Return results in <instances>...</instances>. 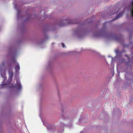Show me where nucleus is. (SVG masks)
<instances>
[{
  "instance_id": "nucleus-10",
  "label": "nucleus",
  "mask_w": 133,
  "mask_h": 133,
  "mask_svg": "<svg viewBox=\"0 0 133 133\" xmlns=\"http://www.w3.org/2000/svg\"><path fill=\"white\" fill-rule=\"evenodd\" d=\"M132 6H133L132 9V10L131 11V13L132 14V16H133V2L132 3Z\"/></svg>"
},
{
  "instance_id": "nucleus-8",
  "label": "nucleus",
  "mask_w": 133,
  "mask_h": 133,
  "mask_svg": "<svg viewBox=\"0 0 133 133\" xmlns=\"http://www.w3.org/2000/svg\"><path fill=\"white\" fill-rule=\"evenodd\" d=\"M78 35H77L78 36V38H81L82 37V34H78Z\"/></svg>"
},
{
  "instance_id": "nucleus-12",
  "label": "nucleus",
  "mask_w": 133,
  "mask_h": 133,
  "mask_svg": "<svg viewBox=\"0 0 133 133\" xmlns=\"http://www.w3.org/2000/svg\"><path fill=\"white\" fill-rule=\"evenodd\" d=\"M95 34V35H98V34Z\"/></svg>"
},
{
  "instance_id": "nucleus-2",
  "label": "nucleus",
  "mask_w": 133,
  "mask_h": 133,
  "mask_svg": "<svg viewBox=\"0 0 133 133\" xmlns=\"http://www.w3.org/2000/svg\"><path fill=\"white\" fill-rule=\"evenodd\" d=\"M6 70L4 68L0 67V73H1V76L5 80L6 78Z\"/></svg>"
},
{
  "instance_id": "nucleus-3",
  "label": "nucleus",
  "mask_w": 133,
  "mask_h": 133,
  "mask_svg": "<svg viewBox=\"0 0 133 133\" xmlns=\"http://www.w3.org/2000/svg\"><path fill=\"white\" fill-rule=\"evenodd\" d=\"M20 69L19 66V64L18 63L16 65V66L15 68V70L16 71V72H18L19 70Z\"/></svg>"
},
{
  "instance_id": "nucleus-7",
  "label": "nucleus",
  "mask_w": 133,
  "mask_h": 133,
  "mask_svg": "<svg viewBox=\"0 0 133 133\" xmlns=\"http://www.w3.org/2000/svg\"><path fill=\"white\" fill-rule=\"evenodd\" d=\"M115 52L117 55H118L119 54H120V52L118 50H115Z\"/></svg>"
},
{
  "instance_id": "nucleus-9",
  "label": "nucleus",
  "mask_w": 133,
  "mask_h": 133,
  "mask_svg": "<svg viewBox=\"0 0 133 133\" xmlns=\"http://www.w3.org/2000/svg\"><path fill=\"white\" fill-rule=\"evenodd\" d=\"M62 46H63V48L66 47L65 45V44L64 43H62Z\"/></svg>"
},
{
  "instance_id": "nucleus-11",
  "label": "nucleus",
  "mask_w": 133,
  "mask_h": 133,
  "mask_svg": "<svg viewBox=\"0 0 133 133\" xmlns=\"http://www.w3.org/2000/svg\"><path fill=\"white\" fill-rule=\"evenodd\" d=\"M120 14H119L118 15L117 17L116 18V19H115V20L116 19L118 18V17H119L120 16Z\"/></svg>"
},
{
  "instance_id": "nucleus-6",
  "label": "nucleus",
  "mask_w": 133,
  "mask_h": 133,
  "mask_svg": "<svg viewBox=\"0 0 133 133\" xmlns=\"http://www.w3.org/2000/svg\"><path fill=\"white\" fill-rule=\"evenodd\" d=\"M130 75H129L128 74H126L125 75V79H129Z\"/></svg>"
},
{
  "instance_id": "nucleus-14",
  "label": "nucleus",
  "mask_w": 133,
  "mask_h": 133,
  "mask_svg": "<svg viewBox=\"0 0 133 133\" xmlns=\"http://www.w3.org/2000/svg\"><path fill=\"white\" fill-rule=\"evenodd\" d=\"M125 56H126V57H127V55H125Z\"/></svg>"
},
{
  "instance_id": "nucleus-13",
  "label": "nucleus",
  "mask_w": 133,
  "mask_h": 133,
  "mask_svg": "<svg viewBox=\"0 0 133 133\" xmlns=\"http://www.w3.org/2000/svg\"><path fill=\"white\" fill-rule=\"evenodd\" d=\"M128 60H129V59L128 58Z\"/></svg>"
},
{
  "instance_id": "nucleus-5",
  "label": "nucleus",
  "mask_w": 133,
  "mask_h": 133,
  "mask_svg": "<svg viewBox=\"0 0 133 133\" xmlns=\"http://www.w3.org/2000/svg\"><path fill=\"white\" fill-rule=\"evenodd\" d=\"M125 59L121 58L119 59V62L121 63H123L125 62Z\"/></svg>"
},
{
  "instance_id": "nucleus-4",
  "label": "nucleus",
  "mask_w": 133,
  "mask_h": 133,
  "mask_svg": "<svg viewBox=\"0 0 133 133\" xmlns=\"http://www.w3.org/2000/svg\"><path fill=\"white\" fill-rule=\"evenodd\" d=\"M17 88L19 90L21 88V83L19 81L17 82Z\"/></svg>"
},
{
  "instance_id": "nucleus-1",
  "label": "nucleus",
  "mask_w": 133,
  "mask_h": 133,
  "mask_svg": "<svg viewBox=\"0 0 133 133\" xmlns=\"http://www.w3.org/2000/svg\"><path fill=\"white\" fill-rule=\"evenodd\" d=\"M9 78L8 80V84H10L12 80V78L13 76L14 73L12 70H9Z\"/></svg>"
}]
</instances>
